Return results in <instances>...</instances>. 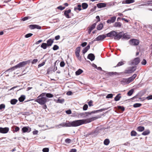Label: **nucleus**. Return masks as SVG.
Instances as JSON below:
<instances>
[{"label": "nucleus", "instance_id": "412c9836", "mask_svg": "<svg viewBox=\"0 0 152 152\" xmlns=\"http://www.w3.org/2000/svg\"><path fill=\"white\" fill-rule=\"evenodd\" d=\"M105 72L106 73L105 75L107 76H112L113 75H115L117 74V73L116 72H106L105 71L104 72Z\"/></svg>", "mask_w": 152, "mask_h": 152}, {"label": "nucleus", "instance_id": "393cba45", "mask_svg": "<svg viewBox=\"0 0 152 152\" xmlns=\"http://www.w3.org/2000/svg\"><path fill=\"white\" fill-rule=\"evenodd\" d=\"M121 98V94L120 93L118 94L115 97L114 99L115 101H119L120 99Z\"/></svg>", "mask_w": 152, "mask_h": 152}, {"label": "nucleus", "instance_id": "864d4df0", "mask_svg": "<svg viewBox=\"0 0 152 152\" xmlns=\"http://www.w3.org/2000/svg\"><path fill=\"white\" fill-rule=\"evenodd\" d=\"M31 18V17H30V16L25 17H24V18H22V20L23 21H25V20H28V19Z\"/></svg>", "mask_w": 152, "mask_h": 152}, {"label": "nucleus", "instance_id": "423d86ee", "mask_svg": "<svg viewBox=\"0 0 152 152\" xmlns=\"http://www.w3.org/2000/svg\"><path fill=\"white\" fill-rule=\"evenodd\" d=\"M136 67H132L131 69L125 70L124 72H122V73L130 74L134 72L136 69Z\"/></svg>", "mask_w": 152, "mask_h": 152}, {"label": "nucleus", "instance_id": "a19ab883", "mask_svg": "<svg viewBox=\"0 0 152 152\" xmlns=\"http://www.w3.org/2000/svg\"><path fill=\"white\" fill-rule=\"evenodd\" d=\"M142 105V104L140 103H135L133 105V106L134 107L136 108L140 107Z\"/></svg>", "mask_w": 152, "mask_h": 152}, {"label": "nucleus", "instance_id": "bb28decb", "mask_svg": "<svg viewBox=\"0 0 152 152\" xmlns=\"http://www.w3.org/2000/svg\"><path fill=\"white\" fill-rule=\"evenodd\" d=\"M145 129V128L144 126H139L137 128V130L139 132H142Z\"/></svg>", "mask_w": 152, "mask_h": 152}, {"label": "nucleus", "instance_id": "4d7b16f0", "mask_svg": "<svg viewBox=\"0 0 152 152\" xmlns=\"http://www.w3.org/2000/svg\"><path fill=\"white\" fill-rule=\"evenodd\" d=\"M57 8L61 10H62L65 9V7H62V6H60L58 7Z\"/></svg>", "mask_w": 152, "mask_h": 152}, {"label": "nucleus", "instance_id": "a18cd8bd", "mask_svg": "<svg viewBox=\"0 0 152 152\" xmlns=\"http://www.w3.org/2000/svg\"><path fill=\"white\" fill-rule=\"evenodd\" d=\"M117 107L118 110H121L122 111H124L125 108L124 107L120 106H118Z\"/></svg>", "mask_w": 152, "mask_h": 152}, {"label": "nucleus", "instance_id": "13d9d810", "mask_svg": "<svg viewBox=\"0 0 152 152\" xmlns=\"http://www.w3.org/2000/svg\"><path fill=\"white\" fill-rule=\"evenodd\" d=\"M33 35V34L31 33H28L26 34L25 36V37L26 38H28L31 36Z\"/></svg>", "mask_w": 152, "mask_h": 152}, {"label": "nucleus", "instance_id": "774afa93", "mask_svg": "<svg viewBox=\"0 0 152 152\" xmlns=\"http://www.w3.org/2000/svg\"><path fill=\"white\" fill-rule=\"evenodd\" d=\"M146 99L148 100L152 99V95H151L147 97Z\"/></svg>", "mask_w": 152, "mask_h": 152}, {"label": "nucleus", "instance_id": "bf43d9fd", "mask_svg": "<svg viewBox=\"0 0 152 152\" xmlns=\"http://www.w3.org/2000/svg\"><path fill=\"white\" fill-rule=\"evenodd\" d=\"M71 140L69 138H67L65 140V142L66 143H70Z\"/></svg>", "mask_w": 152, "mask_h": 152}, {"label": "nucleus", "instance_id": "6e6d98bb", "mask_svg": "<svg viewBox=\"0 0 152 152\" xmlns=\"http://www.w3.org/2000/svg\"><path fill=\"white\" fill-rule=\"evenodd\" d=\"M113 97V94H108L106 96V98H112Z\"/></svg>", "mask_w": 152, "mask_h": 152}, {"label": "nucleus", "instance_id": "37998d69", "mask_svg": "<svg viewBox=\"0 0 152 152\" xmlns=\"http://www.w3.org/2000/svg\"><path fill=\"white\" fill-rule=\"evenodd\" d=\"M94 134L97 135L98 134V131L97 130H95L94 131L91 132L88 134V135H93Z\"/></svg>", "mask_w": 152, "mask_h": 152}, {"label": "nucleus", "instance_id": "c9c22d12", "mask_svg": "<svg viewBox=\"0 0 152 152\" xmlns=\"http://www.w3.org/2000/svg\"><path fill=\"white\" fill-rule=\"evenodd\" d=\"M130 134L132 136H135L137 135V133L135 131L132 130Z\"/></svg>", "mask_w": 152, "mask_h": 152}, {"label": "nucleus", "instance_id": "6ab92c4d", "mask_svg": "<svg viewBox=\"0 0 152 152\" xmlns=\"http://www.w3.org/2000/svg\"><path fill=\"white\" fill-rule=\"evenodd\" d=\"M97 6L98 8H101L106 7L107 5L105 3H100L97 4Z\"/></svg>", "mask_w": 152, "mask_h": 152}, {"label": "nucleus", "instance_id": "0e129e2a", "mask_svg": "<svg viewBox=\"0 0 152 152\" xmlns=\"http://www.w3.org/2000/svg\"><path fill=\"white\" fill-rule=\"evenodd\" d=\"M93 102V101L91 100L88 102V104L90 107L92 106L93 105L92 104Z\"/></svg>", "mask_w": 152, "mask_h": 152}, {"label": "nucleus", "instance_id": "5701e85b", "mask_svg": "<svg viewBox=\"0 0 152 152\" xmlns=\"http://www.w3.org/2000/svg\"><path fill=\"white\" fill-rule=\"evenodd\" d=\"M88 58L91 61H93L95 59V56L94 54L92 53H90L88 55Z\"/></svg>", "mask_w": 152, "mask_h": 152}, {"label": "nucleus", "instance_id": "e2e57ef3", "mask_svg": "<svg viewBox=\"0 0 152 152\" xmlns=\"http://www.w3.org/2000/svg\"><path fill=\"white\" fill-rule=\"evenodd\" d=\"M38 61V59H34L31 62L32 64H34L36 63Z\"/></svg>", "mask_w": 152, "mask_h": 152}, {"label": "nucleus", "instance_id": "0eeeda50", "mask_svg": "<svg viewBox=\"0 0 152 152\" xmlns=\"http://www.w3.org/2000/svg\"><path fill=\"white\" fill-rule=\"evenodd\" d=\"M106 35L105 36L104 34L100 35L96 38L94 41H102L106 38Z\"/></svg>", "mask_w": 152, "mask_h": 152}, {"label": "nucleus", "instance_id": "f704fd0d", "mask_svg": "<svg viewBox=\"0 0 152 152\" xmlns=\"http://www.w3.org/2000/svg\"><path fill=\"white\" fill-rule=\"evenodd\" d=\"M134 92V89H132L130 90L127 93V94L128 96H131Z\"/></svg>", "mask_w": 152, "mask_h": 152}, {"label": "nucleus", "instance_id": "9b49d317", "mask_svg": "<svg viewBox=\"0 0 152 152\" xmlns=\"http://www.w3.org/2000/svg\"><path fill=\"white\" fill-rule=\"evenodd\" d=\"M94 42L93 41H91V42H90L88 45H87L86 48H85L82 50L83 53V54L85 53L90 48V45L91 43L92 44Z\"/></svg>", "mask_w": 152, "mask_h": 152}, {"label": "nucleus", "instance_id": "39448f33", "mask_svg": "<svg viewBox=\"0 0 152 152\" xmlns=\"http://www.w3.org/2000/svg\"><path fill=\"white\" fill-rule=\"evenodd\" d=\"M129 43L131 45L136 46L139 44V41L137 39H133L129 41Z\"/></svg>", "mask_w": 152, "mask_h": 152}, {"label": "nucleus", "instance_id": "72a5a7b5", "mask_svg": "<svg viewBox=\"0 0 152 152\" xmlns=\"http://www.w3.org/2000/svg\"><path fill=\"white\" fill-rule=\"evenodd\" d=\"M103 27V24L102 23H100L97 26L96 28L98 30H100Z\"/></svg>", "mask_w": 152, "mask_h": 152}, {"label": "nucleus", "instance_id": "a211bd4d", "mask_svg": "<svg viewBox=\"0 0 152 152\" xmlns=\"http://www.w3.org/2000/svg\"><path fill=\"white\" fill-rule=\"evenodd\" d=\"M71 12V10L70 9H69L68 10H65L64 11V15L66 17L68 18H70V17L69 15V13H70Z\"/></svg>", "mask_w": 152, "mask_h": 152}, {"label": "nucleus", "instance_id": "de8ad7c7", "mask_svg": "<svg viewBox=\"0 0 152 152\" xmlns=\"http://www.w3.org/2000/svg\"><path fill=\"white\" fill-rule=\"evenodd\" d=\"M81 5L80 4H78L77 5V7H78V8H77L76 7H75L74 8V10H76L77 9L78 10L80 11V10H81Z\"/></svg>", "mask_w": 152, "mask_h": 152}, {"label": "nucleus", "instance_id": "603ef678", "mask_svg": "<svg viewBox=\"0 0 152 152\" xmlns=\"http://www.w3.org/2000/svg\"><path fill=\"white\" fill-rule=\"evenodd\" d=\"M80 47H77L75 50V53H80Z\"/></svg>", "mask_w": 152, "mask_h": 152}, {"label": "nucleus", "instance_id": "ddd939ff", "mask_svg": "<svg viewBox=\"0 0 152 152\" xmlns=\"http://www.w3.org/2000/svg\"><path fill=\"white\" fill-rule=\"evenodd\" d=\"M108 108H103V109H101L99 110L92 111L90 112L91 114H93V113H97L99 112H102L103 111H104V110H107L108 109Z\"/></svg>", "mask_w": 152, "mask_h": 152}, {"label": "nucleus", "instance_id": "aec40b11", "mask_svg": "<svg viewBox=\"0 0 152 152\" xmlns=\"http://www.w3.org/2000/svg\"><path fill=\"white\" fill-rule=\"evenodd\" d=\"M55 69V67H50L47 70V74H49L53 73V72H54Z\"/></svg>", "mask_w": 152, "mask_h": 152}, {"label": "nucleus", "instance_id": "8fccbe9b", "mask_svg": "<svg viewBox=\"0 0 152 152\" xmlns=\"http://www.w3.org/2000/svg\"><path fill=\"white\" fill-rule=\"evenodd\" d=\"M121 82L127 84L129 83H128L129 82L127 80V78H124Z\"/></svg>", "mask_w": 152, "mask_h": 152}, {"label": "nucleus", "instance_id": "c756f323", "mask_svg": "<svg viewBox=\"0 0 152 152\" xmlns=\"http://www.w3.org/2000/svg\"><path fill=\"white\" fill-rule=\"evenodd\" d=\"M150 133V131L148 129L144 131L142 133V134L143 135H146L149 134Z\"/></svg>", "mask_w": 152, "mask_h": 152}, {"label": "nucleus", "instance_id": "338daca9", "mask_svg": "<svg viewBox=\"0 0 152 152\" xmlns=\"http://www.w3.org/2000/svg\"><path fill=\"white\" fill-rule=\"evenodd\" d=\"M66 113L68 114H71L72 113L71 110L70 109L66 111Z\"/></svg>", "mask_w": 152, "mask_h": 152}, {"label": "nucleus", "instance_id": "b1692460", "mask_svg": "<svg viewBox=\"0 0 152 152\" xmlns=\"http://www.w3.org/2000/svg\"><path fill=\"white\" fill-rule=\"evenodd\" d=\"M135 2L134 0H125L123 1L122 4H130Z\"/></svg>", "mask_w": 152, "mask_h": 152}, {"label": "nucleus", "instance_id": "69168bd1", "mask_svg": "<svg viewBox=\"0 0 152 152\" xmlns=\"http://www.w3.org/2000/svg\"><path fill=\"white\" fill-rule=\"evenodd\" d=\"M29 28L31 29H34L35 28V25H31L29 26Z\"/></svg>", "mask_w": 152, "mask_h": 152}, {"label": "nucleus", "instance_id": "09e8293b", "mask_svg": "<svg viewBox=\"0 0 152 152\" xmlns=\"http://www.w3.org/2000/svg\"><path fill=\"white\" fill-rule=\"evenodd\" d=\"M64 101V99H58L57 100V102L58 103H63Z\"/></svg>", "mask_w": 152, "mask_h": 152}, {"label": "nucleus", "instance_id": "9d476101", "mask_svg": "<svg viewBox=\"0 0 152 152\" xmlns=\"http://www.w3.org/2000/svg\"><path fill=\"white\" fill-rule=\"evenodd\" d=\"M23 132H29L31 131V129L28 126H24L22 129Z\"/></svg>", "mask_w": 152, "mask_h": 152}, {"label": "nucleus", "instance_id": "c85d7f7f", "mask_svg": "<svg viewBox=\"0 0 152 152\" xmlns=\"http://www.w3.org/2000/svg\"><path fill=\"white\" fill-rule=\"evenodd\" d=\"M83 72V70L81 69H79L75 72V74L76 75H78L81 74Z\"/></svg>", "mask_w": 152, "mask_h": 152}, {"label": "nucleus", "instance_id": "5fc2aeb1", "mask_svg": "<svg viewBox=\"0 0 152 152\" xmlns=\"http://www.w3.org/2000/svg\"><path fill=\"white\" fill-rule=\"evenodd\" d=\"M88 107V105L87 104H86L84 105L83 107V110H86L87 109Z\"/></svg>", "mask_w": 152, "mask_h": 152}, {"label": "nucleus", "instance_id": "7ed1b4c3", "mask_svg": "<svg viewBox=\"0 0 152 152\" xmlns=\"http://www.w3.org/2000/svg\"><path fill=\"white\" fill-rule=\"evenodd\" d=\"M45 94H41L37 97L35 101L41 105L44 104L48 102V99L45 96Z\"/></svg>", "mask_w": 152, "mask_h": 152}, {"label": "nucleus", "instance_id": "58836bf2", "mask_svg": "<svg viewBox=\"0 0 152 152\" xmlns=\"http://www.w3.org/2000/svg\"><path fill=\"white\" fill-rule=\"evenodd\" d=\"M109 140L108 139H105L104 142V144L105 145H108L110 143Z\"/></svg>", "mask_w": 152, "mask_h": 152}, {"label": "nucleus", "instance_id": "1a4fd4ad", "mask_svg": "<svg viewBox=\"0 0 152 152\" xmlns=\"http://www.w3.org/2000/svg\"><path fill=\"white\" fill-rule=\"evenodd\" d=\"M8 127H5L4 128L0 127V133L3 134L7 133L9 131Z\"/></svg>", "mask_w": 152, "mask_h": 152}, {"label": "nucleus", "instance_id": "f257e3e1", "mask_svg": "<svg viewBox=\"0 0 152 152\" xmlns=\"http://www.w3.org/2000/svg\"><path fill=\"white\" fill-rule=\"evenodd\" d=\"M101 115L97 116L92 117L91 118H88L86 119H82L75 120L72 122L66 121L65 123V127H76L84 124H86L90 123L95 120L101 118Z\"/></svg>", "mask_w": 152, "mask_h": 152}, {"label": "nucleus", "instance_id": "7c9ffc66", "mask_svg": "<svg viewBox=\"0 0 152 152\" xmlns=\"http://www.w3.org/2000/svg\"><path fill=\"white\" fill-rule=\"evenodd\" d=\"M126 63L125 61H120L118 63L117 65L115 66H119L124 65Z\"/></svg>", "mask_w": 152, "mask_h": 152}, {"label": "nucleus", "instance_id": "ea45409f", "mask_svg": "<svg viewBox=\"0 0 152 152\" xmlns=\"http://www.w3.org/2000/svg\"><path fill=\"white\" fill-rule=\"evenodd\" d=\"M47 45L46 43H43L41 45V47L42 48H43L44 49H45L47 48Z\"/></svg>", "mask_w": 152, "mask_h": 152}, {"label": "nucleus", "instance_id": "4468645a", "mask_svg": "<svg viewBox=\"0 0 152 152\" xmlns=\"http://www.w3.org/2000/svg\"><path fill=\"white\" fill-rule=\"evenodd\" d=\"M116 19L115 16H113L111 17L110 19L108 20L107 22L108 23H111L115 22Z\"/></svg>", "mask_w": 152, "mask_h": 152}, {"label": "nucleus", "instance_id": "cd10ccee", "mask_svg": "<svg viewBox=\"0 0 152 152\" xmlns=\"http://www.w3.org/2000/svg\"><path fill=\"white\" fill-rule=\"evenodd\" d=\"M43 94H45L44 95L46 97L52 98L53 97V95L50 93H43Z\"/></svg>", "mask_w": 152, "mask_h": 152}, {"label": "nucleus", "instance_id": "2f4dec72", "mask_svg": "<svg viewBox=\"0 0 152 152\" xmlns=\"http://www.w3.org/2000/svg\"><path fill=\"white\" fill-rule=\"evenodd\" d=\"M25 99V96L24 95H22L20 97L19 99L18 100L20 102H22Z\"/></svg>", "mask_w": 152, "mask_h": 152}, {"label": "nucleus", "instance_id": "2eb2a0df", "mask_svg": "<svg viewBox=\"0 0 152 152\" xmlns=\"http://www.w3.org/2000/svg\"><path fill=\"white\" fill-rule=\"evenodd\" d=\"M11 129L13 133L17 132L20 130V128L17 126H14L11 127Z\"/></svg>", "mask_w": 152, "mask_h": 152}, {"label": "nucleus", "instance_id": "79ce46f5", "mask_svg": "<svg viewBox=\"0 0 152 152\" xmlns=\"http://www.w3.org/2000/svg\"><path fill=\"white\" fill-rule=\"evenodd\" d=\"M5 105L4 104H1L0 105V110H3L5 108Z\"/></svg>", "mask_w": 152, "mask_h": 152}, {"label": "nucleus", "instance_id": "680f3d73", "mask_svg": "<svg viewBox=\"0 0 152 152\" xmlns=\"http://www.w3.org/2000/svg\"><path fill=\"white\" fill-rule=\"evenodd\" d=\"M49 151V149L48 148H44L42 150L43 152H48Z\"/></svg>", "mask_w": 152, "mask_h": 152}, {"label": "nucleus", "instance_id": "c03bdc74", "mask_svg": "<svg viewBox=\"0 0 152 152\" xmlns=\"http://www.w3.org/2000/svg\"><path fill=\"white\" fill-rule=\"evenodd\" d=\"M96 24V23H94L90 27H89V28L91 29L92 30H93L95 28Z\"/></svg>", "mask_w": 152, "mask_h": 152}, {"label": "nucleus", "instance_id": "3c124183", "mask_svg": "<svg viewBox=\"0 0 152 152\" xmlns=\"http://www.w3.org/2000/svg\"><path fill=\"white\" fill-rule=\"evenodd\" d=\"M59 48V47L57 45H54L53 47V49L54 50H56L58 49Z\"/></svg>", "mask_w": 152, "mask_h": 152}, {"label": "nucleus", "instance_id": "4be33fe9", "mask_svg": "<svg viewBox=\"0 0 152 152\" xmlns=\"http://www.w3.org/2000/svg\"><path fill=\"white\" fill-rule=\"evenodd\" d=\"M121 32L122 33V37H123V38L128 39L130 38V35H128L127 33L124 34V32L123 31H122Z\"/></svg>", "mask_w": 152, "mask_h": 152}, {"label": "nucleus", "instance_id": "f3484780", "mask_svg": "<svg viewBox=\"0 0 152 152\" xmlns=\"http://www.w3.org/2000/svg\"><path fill=\"white\" fill-rule=\"evenodd\" d=\"M54 39H50L47 40L46 44L48 46H51L54 42Z\"/></svg>", "mask_w": 152, "mask_h": 152}, {"label": "nucleus", "instance_id": "f8f14e48", "mask_svg": "<svg viewBox=\"0 0 152 152\" xmlns=\"http://www.w3.org/2000/svg\"><path fill=\"white\" fill-rule=\"evenodd\" d=\"M91 115L90 112L81 113L79 114L80 116H82L84 118H86L89 117V115Z\"/></svg>", "mask_w": 152, "mask_h": 152}, {"label": "nucleus", "instance_id": "20e7f679", "mask_svg": "<svg viewBox=\"0 0 152 152\" xmlns=\"http://www.w3.org/2000/svg\"><path fill=\"white\" fill-rule=\"evenodd\" d=\"M140 62V59L139 57H136L131 60L129 63L131 66L136 65L138 64Z\"/></svg>", "mask_w": 152, "mask_h": 152}, {"label": "nucleus", "instance_id": "473e14b6", "mask_svg": "<svg viewBox=\"0 0 152 152\" xmlns=\"http://www.w3.org/2000/svg\"><path fill=\"white\" fill-rule=\"evenodd\" d=\"M18 101L17 99H13L11 100L10 103L14 105L15 104L18 102Z\"/></svg>", "mask_w": 152, "mask_h": 152}, {"label": "nucleus", "instance_id": "4c0bfd02", "mask_svg": "<svg viewBox=\"0 0 152 152\" xmlns=\"http://www.w3.org/2000/svg\"><path fill=\"white\" fill-rule=\"evenodd\" d=\"M18 67H11L8 69H7L6 72H10L14 70L15 69H17Z\"/></svg>", "mask_w": 152, "mask_h": 152}, {"label": "nucleus", "instance_id": "f03ea898", "mask_svg": "<svg viewBox=\"0 0 152 152\" xmlns=\"http://www.w3.org/2000/svg\"><path fill=\"white\" fill-rule=\"evenodd\" d=\"M122 34L121 32L117 34L115 31H112L106 34V35L107 37H109L111 39L114 38L115 39L119 40L122 37Z\"/></svg>", "mask_w": 152, "mask_h": 152}, {"label": "nucleus", "instance_id": "dca6fc26", "mask_svg": "<svg viewBox=\"0 0 152 152\" xmlns=\"http://www.w3.org/2000/svg\"><path fill=\"white\" fill-rule=\"evenodd\" d=\"M137 76L136 74H134L132 77L127 78L128 83H130Z\"/></svg>", "mask_w": 152, "mask_h": 152}, {"label": "nucleus", "instance_id": "6e6552de", "mask_svg": "<svg viewBox=\"0 0 152 152\" xmlns=\"http://www.w3.org/2000/svg\"><path fill=\"white\" fill-rule=\"evenodd\" d=\"M30 62V60H28L27 61H24L18 64L15 66H22L26 65L27 64H29Z\"/></svg>", "mask_w": 152, "mask_h": 152}, {"label": "nucleus", "instance_id": "052dcab7", "mask_svg": "<svg viewBox=\"0 0 152 152\" xmlns=\"http://www.w3.org/2000/svg\"><path fill=\"white\" fill-rule=\"evenodd\" d=\"M146 61L145 59H143L141 62V64L143 65H145L146 64Z\"/></svg>", "mask_w": 152, "mask_h": 152}, {"label": "nucleus", "instance_id": "a878e982", "mask_svg": "<svg viewBox=\"0 0 152 152\" xmlns=\"http://www.w3.org/2000/svg\"><path fill=\"white\" fill-rule=\"evenodd\" d=\"M122 26V24L119 22H116L115 23L114 26L115 27L120 28Z\"/></svg>", "mask_w": 152, "mask_h": 152}, {"label": "nucleus", "instance_id": "e433bc0d", "mask_svg": "<svg viewBox=\"0 0 152 152\" xmlns=\"http://www.w3.org/2000/svg\"><path fill=\"white\" fill-rule=\"evenodd\" d=\"M82 6L83 9H85L88 7V4L86 3H84L82 4Z\"/></svg>", "mask_w": 152, "mask_h": 152}, {"label": "nucleus", "instance_id": "49530a36", "mask_svg": "<svg viewBox=\"0 0 152 152\" xmlns=\"http://www.w3.org/2000/svg\"><path fill=\"white\" fill-rule=\"evenodd\" d=\"M75 55L76 57L79 60H81V57L80 55V53H75Z\"/></svg>", "mask_w": 152, "mask_h": 152}]
</instances>
